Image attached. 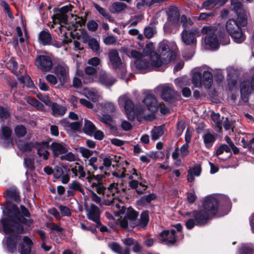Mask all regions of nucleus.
Here are the masks:
<instances>
[{"instance_id": "obj_1", "label": "nucleus", "mask_w": 254, "mask_h": 254, "mask_svg": "<svg viewBox=\"0 0 254 254\" xmlns=\"http://www.w3.org/2000/svg\"><path fill=\"white\" fill-rule=\"evenodd\" d=\"M219 204V206L229 207L230 205V200L227 196L222 194L215 197L209 196L206 197L203 203V209L186 212V215L190 217L186 222L187 228L190 230L195 225H205L210 219V216L216 214Z\"/></svg>"}, {"instance_id": "obj_2", "label": "nucleus", "mask_w": 254, "mask_h": 254, "mask_svg": "<svg viewBox=\"0 0 254 254\" xmlns=\"http://www.w3.org/2000/svg\"><path fill=\"white\" fill-rule=\"evenodd\" d=\"M6 213L7 218L1 220L3 232L6 234L24 233L23 224L26 223V219L21 215L18 207L12 205L3 210Z\"/></svg>"}, {"instance_id": "obj_3", "label": "nucleus", "mask_w": 254, "mask_h": 254, "mask_svg": "<svg viewBox=\"0 0 254 254\" xmlns=\"http://www.w3.org/2000/svg\"><path fill=\"white\" fill-rule=\"evenodd\" d=\"M158 51L159 54L153 51L152 44H146L144 48V52L150 56V61L154 66L160 67L163 65H166L176 58V54L170 50L167 44H160Z\"/></svg>"}, {"instance_id": "obj_4", "label": "nucleus", "mask_w": 254, "mask_h": 254, "mask_svg": "<svg viewBox=\"0 0 254 254\" xmlns=\"http://www.w3.org/2000/svg\"><path fill=\"white\" fill-rule=\"evenodd\" d=\"M138 216V213L136 211L132 208H128L125 216L119 220L121 227L125 230L135 227L138 229H145L149 221L148 211H143L139 219H137Z\"/></svg>"}, {"instance_id": "obj_5", "label": "nucleus", "mask_w": 254, "mask_h": 254, "mask_svg": "<svg viewBox=\"0 0 254 254\" xmlns=\"http://www.w3.org/2000/svg\"><path fill=\"white\" fill-rule=\"evenodd\" d=\"M201 33L206 34L204 43L211 49L217 48L220 44L226 45L230 43L229 37L220 28L214 26H204Z\"/></svg>"}, {"instance_id": "obj_6", "label": "nucleus", "mask_w": 254, "mask_h": 254, "mask_svg": "<svg viewBox=\"0 0 254 254\" xmlns=\"http://www.w3.org/2000/svg\"><path fill=\"white\" fill-rule=\"evenodd\" d=\"M108 57L109 66L118 73H120L121 78H123L127 72L126 65L122 62L119 52L116 49H111L108 53Z\"/></svg>"}, {"instance_id": "obj_7", "label": "nucleus", "mask_w": 254, "mask_h": 254, "mask_svg": "<svg viewBox=\"0 0 254 254\" xmlns=\"http://www.w3.org/2000/svg\"><path fill=\"white\" fill-rule=\"evenodd\" d=\"M225 27L227 32L235 42L241 43L244 41L246 36L243 32L241 26L239 25L236 19L231 18L227 20Z\"/></svg>"}, {"instance_id": "obj_8", "label": "nucleus", "mask_w": 254, "mask_h": 254, "mask_svg": "<svg viewBox=\"0 0 254 254\" xmlns=\"http://www.w3.org/2000/svg\"><path fill=\"white\" fill-rule=\"evenodd\" d=\"M119 103L124 106L127 117L131 121L134 120L136 115H141L143 112L142 107L135 108L132 101L126 95L121 96L119 98Z\"/></svg>"}, {"instance_id": "obj_9", "label": "nucleus", "mask_w": 254, "mask_h": 254, "mask_svg": "<svg viewBox=\"0 0 254 254\" xmlns=\"http://www.w3.org/2000/svg\"><path fill=\"white\" fill-rule=\"evenodd\" d=\"M181 36L182 41L185 45L194 46L196 45L197 38L200 36V33L195 29H185L181 32Z\"/></svg>"}, {"instance_id": "obj_10", "label": "nucleus", "mask_w": 254, "mask_h": 254, "mask_svg": "<svg viewBox=\"0 0 254 254\" xmlns=\"http://www.w3.org/2000/svg\"><path fill=\"white\" fill-rule=\"evenodd\" d=\"M133 172L130 174L128 178L131 181L129 182V187L132 189H135L136 192L138 194L143 193L147 189V186L142 183H139L138 180L141 179V176L134 169L132 170Z\"/></svg>"}, {"instance_id": "obj_11", "label": "nucleus", "mask_w": 254, "mask_h": 254, "mask_svg": "<svg viewBox=\"0 0 254 254\" xmlns=\"http://www.w3.org/2000/svg\"><path fill=\"white\" fill-rule=\"evenodd\" d=\"M254 90V75L249 79L244 80L240 85L242 100L244 102L248 101L249 96Z\"/></svg>"}, {"instance_id": "obj_12", "label": "nucleus", "mask_w": 254, "mask_h": 254, "mask_svg": "<svg viewBox=\"0 0 254 254\" xmlns=\"http://www.w3.org/2000/svg\"><path fill=\"white\" fill-rule=\"evenodd\" d=\"M35 65L39 69L48 72L53 67V61L49 56L39 55L35 59Z\"/></svg>"}, {"instance_id": "obj_13", "label": "nucleus", "mask_w": 254, "mask_h": 254, "mask_svg": "<svg viewBox=\"0 0 254 254\" xmlns=\"http://www.w3.org/2000/svg\"><path fill=\"white\" fill-rule=\"evenodd\" d=\"M87 218L95 222L97 227L101 225L100 221L101 211L99 208L94 204H91L86 208Z\"/></svg>"}, {"instance_id": "obj_14", "label": "nucleus", "mask_w": 254, "mask_h": 254, "mask_svg": "<svg viewBox=\"0 0 254 254\" xmlns=\"http://www.w3.org/2000/svg\"><path fill=\"white\" fill-rule=\"evenodd\" d=\"M104 204L106 205H111L117 216L124 214L126 212V208L124 203L117 198L113 197L110 199H104Z\"/></svg>"}, {"instance_id": "obj_15", "label": "nucleus", "mask_w": 254, "mask_h": 254, "mask_svg": "<svg viewBox=\"0 0 254 254\" xmlns=\"http://www.w3.org/2000/svg\"><path fill=\"white\" fill-rule=\"evenodd\" d=\"M54 72L62 85L67 82L69 78V69L67 65L58 64L54 68Z\"/></svg>"}, {"instance_id": "obj_16", "label": "nucleus", "mask_w": 254, "mask_h": 254, "mask_svg": "<svg viewBox=\"0 0 254 254\" xmlns=\"http://www.w3.org/2000/svg\"><path fill=\"white\" fill-rule=\"evenodd\" d=\"M233 6L232 10L236 13L237 15V19L236 20L239 26L241 27L247 26V16L246 14L245 9L243 8L242 4H231Z\"/></svg>"}, {"instance_id": "obj_17", "label": "nucleus", "mask_w": 254, "mask_h": 254, "mask_svg": "<svg viewBox=\"0 0 254 254\" xmlns=\"http://www.w3.org/2000/svg\"><path fill=\"white\" fill-rule=\"evenodd\" d=\"M38 42L40 44L43 46L52 45L57 48L60 47V44L57 42H55L52 41V37L51 34L49 31L43 30L41 31L38 36Z\"/></svg>"}, {"instance_id": "obj_18", "label": "nucleus", "mask_w": 254, "mask_h": 254, "mask_svg": "<svg viewBox=\"0 0 254 254\" xmlns=\"http://www.w3.org/2000/svg\"><path fill=\"white\" fill-rule=\"evenodd\" d=\"M136 68L140 71V72L145 73L151 70L152 67L158 68L160 66H155L152 65V62H149L145 58L141 60H136L134 62Z\"/></svg>"}, {"instance_id": "obj_19", "label": "nucleus", "mask_w": 254, "mask_h": 254, "mask_svg": "<svg viewBox=\"0 0 254 254\" xmlns=\"http://www.w3.org/2000/svg\"><path fill=\"white\" fill-rule=\"evenodd\" d=\"M168 20L173 26L178 28L180 26V13L178 8L173 5L170 6L167 12Z\"/></svg>"}, {"instance_id": "obj_20", "label": "nucleus", "mask_w": 254, "mask_h": 254, "mask_svg": "<svg viewBox=\"0 0 254 254\" xmlns=\"http://www.w3.org/2000/svg\"><path fill=\"white\" fill-rule=\"evenodd\" d=\"M175 234L176 230L175 229L162 231L160 234L161 241L168 246L174 244L176 241Z\"/></svg>"}, {"instance_id": "obj_21", "label": "nucleus", "mask_w": 254, "mask_h": 254, "mask_svg": "<svg viewBox=\"0 0 254 254\" xmlns=\"http://www.w3.org/2000/svg\"><path fill=\"white\" fill-rule=\"evenodd\" d=\"M33 245L32 241L28 237H24L22 243L20 244L18 247L20 254H34L32 252Z\"/></svg>"}, {"instance_id": "obj_22", "label": "nucleus", "mask_w": 254, "mask_h": 254, "mask_svg": "<svg viewBox=\"0 0 254 254\" xmlns=\"http://www.w3.org/2000/svg\"><path fill=\"white\" fill-rule=\"evenodd\" d=\"M143 103L146 106L148 110L152 113L155 112L158 110V103L154 95H147L143 100Z\"/></svg>"}, {"instance_id": "obj_23", "label": "nucleus", "mask_w": 254, "mask_h": 254, "mask_svg": "<svg viewBox=\"0 0 254 254\" xmlns=\"http://www.w3.org/2000/svg\"><path fill=\"white\" fill-rule=\"evenodd\" d=\"M11 133L12 131L9 127L7 126L1 127L0 130V140L2 141L5 147H8L12 142Z\"/></svg>"}, {"instance_id": "obj_24", "label": "nucleus", "mask_w": 254, "mask_h": 254, "mask_svg": "<svg viewBox=\"0 0 254 254\" xmlns=\"http://www.w3.org/2000/svg\"><path fill=\"white\" fill-rule=\"evenodd\" d=\"M50 148L55 157L60 158L61 155H63L68 151V149L65 145L58 142H53L50 145Z\"/></svg>"}, {"instance_id": "obj_25", "label": "nucleus", "mask_w": 254, "mask_h": 254, "mask_svg": "<svg viewBox=\"0 0 254 254\" xmlns=\"http://www.w3.org/2000/svg\"><path fill=\"white\" fill-rule=\"evenodd\" d=\"M21 238V236L17 234H12L7 237L6 246L9 252L12 253L16 251L17 243Z\"/></svg>"}, {"instance_id": "obj_26", "label": "nucleus", "mask_w": 254, "mask_h": 254, "mask_svg": "<svg viewBox=\"0 0 254 254\" xmlns=\"http://www.w3.org/2000/svg\"><path fill=\"white\" fill-rule=\"evenodd\" d=\"M176 93L173 88L168 85H163L162 88V98L167 102H171L175 97Z\"/></svg>"}, {"instance_id": "obj_27", "label": "nucleus", "mask_w": 254, "mask_h": 254, "mask_svg": "<svg viewBox=\"0 0 254 254\" xmlns=\"http://www.w3.org/2000/svg\"><path fill=\"white\" fill-rule=\"evenodd\" d=\"M16 144L19 149L22 152H30L36 145L39 144L37 142L34 143L31 141L27 142L23 140H16Z\"/></svg>"}, {"instance_id": "obj_28", "label": "nucleus", "mask_w": 254, "mask_h": 254, "mask_svg": "<svg viewBox=\"0 0 254 254\" xmlns=\"http://www.w3.org/2000/svg\"><path fill=\"white\" fill-rule=\"evenodd\" d=\"M98 81L101 84L107 87H110L115 83L116 79L107 73H102L99 75Z\"/></svg>"}, {"instance_id": "obj_29", "label": "nucleus", "mask_w": 254, "mask_h": 254, "mask_svg": "<svg viewBox=\"0 0 254 254\" xmlns=\"http://www.w3.org/2000/svg\"><path fill=\"white\" fill-rule=\"evenodd\" d=\"M52 114L55 117L62 116L65 113L67 108L65 106L53 103L51 105Z\"/></svg>"}, {"instance_id": "obj_30", "label": "nucleus", "mask_w": 254, "mask_h": 254, "mask_svg": "<svg viewBox=\"0 0 254 254\" xmlns=\"http://www.w3.org/2000/svg\"><path fill=\"white\" fill-rule=\"evenodd\" d=\"M201 170V167L198 165H196L190 168L187 175L188 181L189 182H192L193 181L194 179V176H199L200 175Z\"/></svg>"}, {"instance_id": "obj_31", "label": "nucleus", "mask_w": 254, "mask_h": 254, "mask_svg": "<svg viewBox=\"0 0 254 254\" xmlns=\"http://www.w3.org/2000/svg\"><path fill=\"white\" fill-rule=\"evenodd\" d=\"M127 7V5L125 3L114 2L112 4L110 11L112 13H119L123 11Z\"/></svg>"}, {"instance_id": "obj_32", "label": "nucleus", "mask_w": 254, "mask_h": 254, "mask_svg": "<svg viewBox=\"0 0 254 254\" xmlns=\"http://www.w3.org/2000/svg\"><path fill=\"white\" fill-rule=\"evenodd\" d=\"M163 126L154 127L151 131V139L153 140H157L164 134Z\"/></svg>"}, {"instance_id": "obj_33", "label": "nucleus", "mask_w": 254, "mask_h": 254, "mask_svg": "<svg viewBox=\"0 0 254 254\" xmlns=\"http://www.w3.org/2000/svg\"><path fill=\"white\" fill-rule=\"evenodd\" d=\"M202 83L206 88H210L213 82L212 73L208 71H204L202 78Z\"/></svg>"}, {"instance_id": "obj_34", "label": "nucleus", "mask_w": 254, "mask_h": 254, "mask_svg": "<svg viewBox=\"0 0 254 254\" xmlns=\"http://www.w3.org/2000/svg\"><path fill=\"white\" fill-rule=\"evenodd\" d=\"M96 129V127L91 121L86 119L84 120V125L83 127V130L86 134L89 135H93Z\"/></svg>"}, {"instance_id": "obj_35", "label": "nucleus", "mask_w": 254, "mask_h": 254, "mask_svg": "<svg viewBox=\"0 0 254 254\" xmlns=\"http://www.w3.org/2000/svg\"><path fill=\"white\" fill-rule=\"evenodd\" d=\"M84 95L88 99L93 102H96L100 97L98 92L95 89H87L85 90Z\"/></svg>"}, {"instance_id": "obj_36", "label": "nucleus", "mask_w": 254, "mask_h": 254, "mask_svg": "<svg viewBox=\"0 0 254 254\" xmlns=\"http://www.w3.org/2000/svg\"><path fill=\"white\" fill-rule=\"evenodd\" d=\"M110 248L113 251L118 254H129V248L128 247L123 249L118 244L113 243L110 245Z\"/></svg>"}, {"instance_id": "obj_37", "label": "nucleus", "mask_w": 254, "mask_h": 254, "mask_svg": "<svg viewBox=\"0 0 254 254\" xmlns=\"http://www.w3.org/2000/svg\"><path fill=\"white\" fill-rule=\"evenodd\" d=\"M192 82L194 87L199 88L202 86V80L201 73L198 71L193 72L192 76Z\"/></svg>"}, {"instance_id": "obj_38", "label": "nucleus", "mask_w": 254, "mask_h": 254, "mask_svg": "<svg viewBox=\"0 0 254 254\" xmlns=\"http://www.w3.org/2000/svg\"><path fill=\"white\" fill-rule=\"evenodd\" d=\"M118 160H117V158L113 155H107L103 158V165L105 166L106 168L108 169L110 168L113 162H118Z\"/></svg>"}, {"instance_id": "obj_39", "label": "nucleus", "mask_w": 254, "mask_h": 254, "mask_svg": "<svg viewBox=\"0 0 254 254\" xmlns=\"http://www.w3.org/2000/svg\"><path fill=\"white\" fill-rule=\"evenodd\" d=\"M61 160H65L69 162H74L78 160V157L76 155L71 152H68L61 155L60 157Z\"/></svg>"}, {"instance_id": "obj_40", "label": "nucleus", "mask_w": 254, "mask_h": 254, "mask_svg": "<svg viewBox=\"0 0 254 254\" xmlns=\"http://www.w3.org/2000/svg\"><path fill=\"white\" fill-rule=\"evenodd\" d=\"M238 254H253V248L250 244H242Z\"/></svg>"}, {"instance_id": "obj_41", "label": "nucleus", "mask_w": 254, "mask_h": 254, "mask_svg": "<svg viewBox=\"0 0 254 254\" xmlns=\"http://www.w3.org/2000/svg\"><path fill=\"white\" fill-rule=\"evenodd\" d=\"M212 120L215 125V127L218 128V131H222V120L220 119V116L218 113H212L211 115Z\"/></svg>"}, {"instance_id": "obj_42", "label": "nucleus", "mask_w": 254, "mask_h": 254, "mask_svg": "<svg viewBox=\"0 0 254 254\" xmlns=\"http://www.w3.org/2000/svg\"><path fill=\"white\" fill-rule=\"evenodd\" d=\"M203 140L205 146L207 148H210L212 146L213 142H214L215 138L213 134L210 133H207L204 135Z\"/></svg>"}, {"instance_id": "obj_43", "label": "nucleus", "mask_w": 254, "mask_h": 254, "mask_svg": "<svg viewBox=\"0 0 254 254\" xmlns=\"http://www.w3.org/2000/svg\"><path fill=\"white\" fill-rule=\"evenodd\" d=\"M220 1V0H207L202 3V6L206 10H210L217 5Z\"/></svg>"}, {"instance_id": "obj_44", "label": "nucleus", "mask_w": 254, "mask_h": 254, "mask_svg": "<svg viewBox=\"0 0 254 254\" xmlns=\"http://www.w3.org/2000/svg\"><path fill=\"white\" fill-rule=\"evenodd\" d=\"M155 197L156 196L153 193L143 195L137 201V203L138 204L143 205L146 203L150 202L152 200L154 199Z\"/></svg>"}, {"instance_id": "obj_45", "label": "nucleus", "mask_w": 254, "mask_h": 254, "mask_svg": "<svg viewBox=\"0 0 254 254\" xmlns=\"http://www.w3.org/2000/svg\"><path fill=\"white\" fill-rule=\"evenodd\" d=\"M143 53L142 54L140 52H139L137 50H133L130 52V54L131 57L136 59V60H141L142 58H145L146 57H147L148 58H150V56L147 55V54L144 52V50L143 51Z\"/></svg>"}, {"instance_id": "obj_46", "label": "nucleus", "mask_w": 254, "mask_h": 254, "mask_svg": "<svg viewBox=\"0 0 254 254\" xmlns=\"http://www.w3.org/2000/svg\"><path fill=\"white\" fill-rule=\"evenodd\" d=\"M69 189L73 190L74 191H78L84 194V190L82 188L81 184L77 181H73L68 186Z\"/></svg>"}, {"instance_id": "obj_47", "label": "nucleus", "mask_w": 254, "mask_h": 254, "mask_svg": "<svg viewBox=\"0 0 254 254\" xmlns=\"http://www.w3.org/2000/svg\"><path fill=\"white\" fill-rule=\"evenodd\" d=\"M93 5L99 14L102 15L106 19H108L109 21L111 20V17L105 9L96 3H94Z\"/></svg>"}, {"instance_id": "obj_48", "label": "nucleus", "mask_w": 254, "mask_h": 254, "mask_svg": "<svg viewBox=\"0 0 254 254\" xmlns=\"http://www.w3.org/2000/svg\"><path fill=\"white\" fill-rule=\"evenodd\" d=\"M7 197L11 200L15 202H18L19 201V193L15 190H9L6 192Z\"/></svg>"}, {"instance_id": "obj_49", "label": "nucleus", "mask_w": 254, "mask_h": 254, "mask_svg": "<svg viewBox=\"0 0 254 254\" xmlns=\"http://www.w3.org/2000/svg\"><path fill=\"white\" fill-rule=\"evenodd\" d=\"M14 132L17 137H23L26 134L27 129L24 126L18 125L15 127Z\"/></svg>"}, {"instance_id": "obj_50", "label": "nucleus", "mask_w": 254, "mask_h": 254, "mask_svg": "<svg viewBox=\"0 0 254 254\" xmlns=\"http://www.w3.org/2000/svg\"><path fill=\"white\" fill-rule=\"evenodd\" d=\"M88 45L90 49L94 52L99 50L100 45L98 41L95 38H91L88 41Z\"/></svg>"}, {"instance_id": "obj_51", "label": "nucleus", "mask_w": 254, "mask_h": 254, "mask_svg": "<svg viewBox=\"0 0 254 254\" xmlns=\"http://www.w3.org/2000/svg\"><path fill=\"white\" fill-rule=\"evenodd\" d=\"M104 112L107 113H112L115 111V107L114 104L110 102L104 103L102 105Z\"/></svg>"}, {"instance_id": "obj_52", "label": "nucleus", "mask_w": 254, "mask_h": 254, "mask_svg": "<svg viewBox=\"0 0 254 254\" xmlns=\"http://www.w3.org/2000/svg\"><path fill=\"white\" fill-rule=\"evenodd\" d=\"M10 117L8 110L5 107L0 106V119L2 121L8 119Z\"/></svg>"}, {"instance_id": "obj_53", "label": "nucleus", "mask_w": 254, "mask_h": 254, "mask_svg": "<svg viewBox=\"0 0 254 254\" xmlns=\"http://www.w3.org/2000/svg\"><path fill=\"white\" fill-rule=\"evenodd\" d=\"M241 142L243 147L254 151V137L248 142L245 138H242Z\"/></svg>"}, {"instance_id": "obj_54", "label": "nucleus", "mask_w": 254, "mask_h": 254, "mask_svg": "<svg viewBox=\"0 0 254 254\" xmlns=\"http://www.w3.org/2000/svg\"><path fill=\"white\" fill-rule=\"evenodd\" d=\"M231 151L230 147L226 144L221 145L216 151V156L222 154L224 152L229 153Z\"/></svg>"}, {"instance_id": "obj_55", "label": "nucleus", "mask_w": 254, "mask_h": 254, "mask_svg": "<svg viewBox=\"0 0 254 254\" xmlns=\"http://www.w3.org/2000/svg\"><path fill=\"white\" fill-rule=\"evenodd\" d=\"M92 187L96 189V191L98 194L103 193L106 189L102 183H93L92 184Z\"/></svg>"}, {"instance_id": "obj_56", "label": "nucleus", "mask_w": 254, "mask_h": 254, "mask_svg": "<svg viewBox=\"0 0 254 254\" xmlns=\"http://www.w3.org/2000/svg\"><path fill=\"white\" fill-rule=\"evenodd\" d=\"M79 151L81 154L82 156L86 159L89 158L93 154V151L84 147H80Z\"/></svg>"}, {"instance_id": "obj_57", "label": "nucleus", "mask_w": 254, "mask_h": 254, "mask_svg": "<svg viewBox=\"0 0 254 254\" xmlns=\"http://www.w3.org/2000/svg\"><path fill=\"white\" fill-rule=\"evenodd\" d=\"M58 208L61 212V216H70L71 215L70 210L67 206L60 205Z\"/></svg>"}, {"instance_id": "obj_58", "label": "nucleus", "mask_w": 254, "mask_h": 254, "mask_svg": "<svg viewBox=\"0 0 254 254\" xmlns=\"http://www.w3.org/2000/svg\"><path fill=\"white\" fill-rule=\"evenodd\" d=\"M37 154L40 157H42L44 160H47L49 156V152L47 150L44 149L41 147H38L37 149Z\"/></svg>"}, {"instance_id": "obj_59", "label": "nucleus", "mask_w": 254, "mask_h": 254, "mask_svg": "<svg viewBox=\"0 0 254 254\" xmlns=\"http://www.w3.org/2000/svg\"><path fill=\"white\" fill-rule=\"evenodd\" d=\"M98 159L96 157H92L88 160V165L91 166L95 171L98 170Z\"/></svg>"}, {"instance_id": "obj_60", "label": "nucleus", "mask_w": 254, "mask_h": 254, "mask_svg": "<svg viewBox=\"0 0 254 254\" xmlns=\"http://www.w3.org/2000/svg\"><path fill=\"white\" fill-rule=\"evenodd\" d=\"M126 169L124 168L118 169L117 171L113 172L112 175L113 176L118 178H123L126 176Z\"/></svg>"}, {"instance_id": "obj_61", "label": "nucleus", "mask_w": 254, "mask_h": 254, "mask_svg": "<svg viewBox=\"0 0 254 254\" xmlns=\"http://www.w3.org/2000/svg\"><path fill=\"white\" fill-rule=\"evenodd\" d=\"M19 81L25 84L27 86L30 87L33 85L32 81L30 76L26 75L25 76H21L19 78Z\"/></svg>"}, {"instance_id": "obj_62", "label": "nucleus", "mask_w": 254, "mask_h": 254, "mask_svg": "<svg viewBox=\"0 0 254 254\" xmlns=\"http://www.w3.org/2000/svg\"><path fill=\"white\" fill-rule=\"evenodd\" d=\"M24 165L25 167L33 170L34 169V162L33 159L30 158H25L24 159Z\"/></svg>"}, {"instance_id": "obj_63", "label": "nucleus", "mask_w": 254, "mask_h": 254, "mask_svg": "<svg viewBox=\"0 0 254 254\" xmlns=\"http://www.w3.org/2000/svg\"><path fill=\"white\" fill-rule=\"evenodd\" d=\"M54 176L55 178L58 179L61 178L64 174L63 168L58 166H56L54 169Z\"/></svg>"}, {"instance_id": "obj_64", "label": "nucleus", "mask_w": 254, "mask_h": 254, "mask_svg": "<svg viewBox=\"0 0 254 254\" xmlns=\"http://www.w3.org/2000/svg\"><path fill=\"white\" fill-rule=\"evenodd\" d=\"M156 32L155 29L151 27H148L144 29V35L148 39L151 38Z\"/></svg>"}]
</instances>
